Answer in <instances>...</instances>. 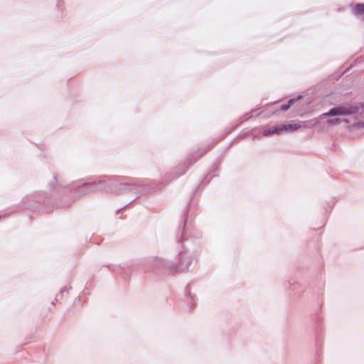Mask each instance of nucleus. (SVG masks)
Returning <instances> with one entry per match:
<instances>
[{"instance_id": "nucleus-2", "label": "nucleus", "mask_w": 364, "mask_h": 364, "mask_svg": "<svg viewBox=\"0 0 364 364\" xmlns=\"http://www.w3.org/2000/svg\"><path fill=\"white\" fill-rule=\"evenodd\" d=\"M300 127L299 125L296 124H290L287 125H283L282 127H279V129L281 132L283 131H294L298 129Z\"/></svg>"}, {"instance_id": "nucleus-1", "label": "nucleus", "mask_w": 364, "mask_h": 364, "mask_svg": "<svg viewBox=\"0 0 364 364\" xmlns=\"http://www.w3.org/2000/svg\"><path fill=\"white\" fill-rule=\"evenodd\" d=\"M358 111L359 107L356 105L338 106L331 109L328 112L323 113L322 116L350 115L355 114Z\"/></svg>"}, {"instance_id": "nucleus-4", "label": "nucleus", "mask_w": 364, "mask_h": 364, "mask_svg": "<svg viewBox=\"0 0 364 364\" xmlns=\"http://www.w3.org/2000/svg\"><path fill=\"white\" fill-rule=\"evenodd\" d=\"M280 132H281V131L279 129V127H273V128L264 129L263 131L262 134L264 136H268L269 134H279Z\"/></svg>"}, {"instance_id": "nucleus-3", "label": "nucleus", "mask_w": 364, "mask_h": 364, "mask_svg": "<svg viewBox=\"0 0 364 364\" xmlns=\"http://www.w3.org/2000/svg\"><path fill=\"white\" fill-rule=\"evenodd\" d=\"M353 11L355 15L364 14V4H358L353 8Z\"/></svg>"}, {"instance_id": "nucleus-6", "label": "nucleus", "mask_w": 364, "mask_h": 364, "mask_svg": "<svg viewBox=\"0 0 364 364\" xmlns=\"http://www.w3.org/2000/svg\"><path fill=\"white\" fill-rule=\"evenodd\" d=\"M342 122L340 118L331 119L327 121V124L330 125L338 124Z\"/></svg>"}, {"instance_id": "nucleus-5", "label": "nucleus", "mask_w": 364, "mask_h": 364, "mask_svg": "<svg viewBox=\"0 0 364 364\" xmlns=\"http://www.w3.org/2000/svg\"><path fill=\"white\" fill-rule=\"evenodd\" d=\"M294 102H295L294 99L289 100L287 105H283L281 106L280 110H282V111L287 110L293 105V103Z\"/></svg>"}]
</instances>
